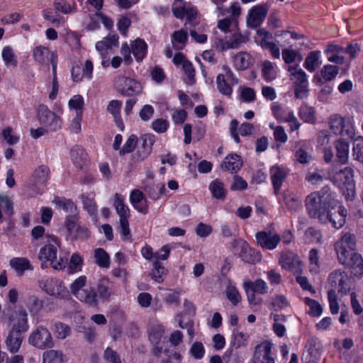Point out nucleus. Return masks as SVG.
I'll return each instance as SVG.
<instances>
[{"instance_id":"obj_52","label":"nucleus","mask_w":363,"mask_h":363,"mask_svg":"<svg viewBox=\"0 0 363 363\" xmlns=\"http://www.w3.org/2000/svg\"><path fill=\"white\" fill-rule=\"evenodd\" d=\"M248 55L245 52H240L235 56L234 63L235 67L240 69H245L249 66V62L247 60Z\"/></svg>"},{"instance_id":"obj_11","label":"nucleus","mask_w":363,"mask_h":363,"mask_svg":"<svg viewBox=\"0 0 363 363\" xmlns=\"http://www.w3.org/2000/svg\"><path fill=\"white\" fill-rule=\"evenodd\" d=\"M272 345L269 342H262L255 347L252 362L253 363H274V359L270 356Z\"/></svg>"},{"instance_id":"obj_12","label":"nucleus","mask_w":363,"mask_h":363,"mask_svg":"<svg viewBox=\"0 0 363 363\" xmlns=\"http://www.w3.org/2000/svg\"><path fill=\"white\" fill-rule=\"evenodd\" d=\"M256 239L258 244L262 247L272 250L277 247L280 242V236L271 232L261 231L256 234Z\"/></svg>"},{"instance_id":"obj_18","label":"nucleus","mask_w":363,"mask_h":363,"mask_svg":"<svg viewBox=\"0 0 363 363\" xmlns=\"http://www.w3.org/2000/svg\"><path fill=\"white\" fill-rule=\"evenodd\" d=\"M130 200L133 206L140 213L146 214L147 213V206L144 194L138 190L132 191Z\"/></svg>"},{"instance_id":"obj_64","label":"nucleus","mask_w":363,"mask_h":363,"mask_svg":"<svg viewBox=\"0 0 363 363\" xmlns=\"http://www.w3.org/2000/svg\"><path fill=\"white\" fill-rule=\"evenodd\" d=\"M318 60L317 52L313 51L310 53V55L306 57L305 60V66L306 68L308 71H314L315 70V64Z\"/></svg>"},{"instance_id":"obj_63","label":"nucleus","mask_w":363,"mask_h":363,"mask_svg":"<svg viewBox=\"0 0 363 363\" xmlns=\"http://www.w3.org/2000/svg\"><path fill=\"white\" fill-rule=\"evenodd\" d=\"M84 105V99L81 95L74 96L69 101V106L77 111H82Z\"/></svg>"},{"instance_id":"obj_60","label":"nucleus","mask_w":363,"mask_h":363,"mask_svg":"<svg viewBox=\"0 0 363 363\" xmlns=\"http://www.w3.org/2000/svg\"><path fill=\"white\" fill-rule=\"evenodd\" d=\"M247 187V183L241 177L235 176L230 186L233 191L243 190Z\"/></svg>"},{"instance_id":"obj_17","label":"nucleus","mask_w":363,"mask_h":363,"mask_svg":"<svg viewBox=\"0 0 363 363\" xmlns=\"http://www.w3.org/2000/svg\"><path fill=\"white\" fill-rule=\"evenodd\" d=\"M344 48L338 46L335 44H328L324 51L326 55L328 61L337 64L342 65L344 62V57L340 56L339 54L343 52Z\"/></svg>"},{"instance_id":"obj_9","label":"nucleus","mask_w":363,"mask_h":363,"mask_svg":"<svg viewBox=\"0 0 363 363\" xmlns=\"http://www.w3.org/2000/svg\"><path fill=\"white\" fill-rule=\"evenodd\" d=\"M279 262L284 269L291 271L295 274H299L302 272V262L299 257L294 252H289L281 255Z\"/></svg>"},{"instance_id":"obj_15","label":"nucleus","mask_w":363,"mask_h":363,"mask_svg":"<svg viewBox=\"0 0 363 363\" xmlns=\"http://www.w3.org/2000/svg\"><path fill=\"white\" fill-rule=\"evenodd\" d=\"M242 166V161L240 155L231 154L225 157L220 164L221 169L231 173L237 172Z\"/></svg>"},{"instance_id":"obj_35","label":"nucleus","mask_w":363,"mask_h":363,"mask_svg":"<svg viewBox=\"0 0 363 363\" xmlns=\"http://www.w3.org/2000/svg\"><path fill=\"white\" fill-rule=\"evenodd\" d=\"M352 139L353 140V155L357 160L363 163V137L354 136Z\"/></svg>"},{"instance_id":"obj_31","label":"nucleus","mask_w":363,"mask_h":363,"mask_svg":"<svg viewBox=\"0 0 363 363\" xmlns=\"http://www.w3.org/2000/svg\"><path fill=\"white\" fill-rule=\"evenodd\" d=\"M114 206L120 219L128 218L130 216L129 209L124 204L123 199L117 193L115 194Z\"/></svg>"},{"instance_id":"obj_39","label":"nucleus","mask_w":363,"mask_h":363,"mask_svg":"<svg viewBox=\"0 0 363 363\" xmlns=\"http://www.w3.org/2000/svg\"><path fill=\"white\" fill-rule=\"evenodd\" d=\"M356 245V240L354 235L345 233L339 243L337 244L336 247H343L347 249H354Z\"/></svg>"},{"instance_id":"obj_3","label":"nucleus","mask_w":363,"mask_h":363,"mask_svg":"<svg viewBox=\"0 0 363 363\" xmlns=\"http://www.w3.org/2000/svg\"><path fill=\"white\" fill-rule=\"evenodd\" d=\"M328 124L329 130L334 135L347 138H353L355 136L354 125L348 117L333 114L329 117Z\"/></svg>"},{"instance_id":"obj_19","label":"nucleus","mask_w":363,"mask_h":363,"mask_svg":"<svg viewBox=\"0 0 363 363\" xmlns=\"http://www.w3.org/2000/svg\"><path fill=\"white\" fill-rule=\"evenodd\" d=\"M9 264L19 276H22L26 270L33 269L30 261L26 257L12 258L9 261Z\"/></svg>"},{"instance_id":"obj_23","label":"nucleus","mask_w":363,"mask_h":363,"mask_svg":"<svg viewBox=\"0 0 363 363\" xmlns=\"http://www.w3.org/2000/svg\"><path fill=\"white\" fill-rule=\"evenodd\" d=\"M147 49V44L140 38L136 39L131 43V50L137 61H140L144 58Z\"/></svg>"},{"instance_id":"obj_41","label":"nucleus","mask_w":363,"mask_h":363,"mask_svg":"<svg viewBox=\"0 0 363 363\" xmlns=\"http://www.w3.org/2000/svg\"><path fill=\"white\" fill-rule=\"evenodd\" d=\"M2 58L6 66H13V67H16L17 60L11 48L5 47L4 48L2 51Z\"/></svg>"},{"instance_id":"obj_36","label":"nucleus","mask_w":363,"mask_h":363,"mask_svg":"<svg viewBox=\"0 0 363 363\" xmlns=\"http://www.w3.org/2000/svg\"><path fill=\"white\" fill-rule=\"evenodd\" d=\"M339 72V67L335 65H327L321 69V76L325 81L334 79Z\"/></svg>"},{"instance_id":"obj_28","label":"nucleus","mask_w":363,"mask_h":363,"mask_svg":"<svg viewBox=\"0 0 363 363\" xmlns=\"http://www.w3.org/2000/svg\"><path fill=\"white\" fill-rule=\"evenodd\" d=\"M77 298L91 306H96L98 304L95 288H91L89 290H82V292L77 295Z\"/></svg>"},{"instance_id":"obj_58","label":"nucleus","mask_w":363,"mask_h":363,"mask_svg":"<svg viewBox=\"0 0 363 363\" xmlns=\"http://www.w3.org/2000/svg\"><path fill=\"white\" fill-rule=\"evenodd\" d=\"M121 107V102L120 101L112 100L108 105L107 111L111 113L116 119H117L120 116Z\"/></svg>"},{"instance_id":"obj_33","label":"nucleus","mask_w":363,"mask_h":363,"mask_svg":"<svg viewBox=\"0 0 363 363\" xmlns=\"http://www.w3.org/2000/svg\"><path fill=\"white\" fill-rule=\"evenodd\" d=\"M94 257L96 259V263L101 267L108 268L109 267V255L102 248H97L94 251Z\"/></svg>"},{"instance_id":"obj_1","label":"nucleus","mask_w":363,"mask_h":363,"mask_svg":"<svg viewBox=\"0 0 363 363\" xmlns=\"http://www.w3.org/2000/svg\"><path fill=\"white\" fill-rule=\"evenodd\" d=\"M346 217V208L332 197L330 188H322L319 193V222H329L333 228L340 229L345 225Z\"/></svg>"},{"instance_id":"obj_44","label":"nucleus","mask_w":363,"mask_h":363,"mask_svg":"<svg viewBox=\"0 0 363 363\" xmlns=\"http://www.w3.org/2000/svg\"><path fill=\"white\" fill-rule=\"evenodd\" d=\"M284 200L288 209L298 211L301 207V201L297 197L284 194Z\"/></svg>"},{"instance_id":"obj_51","label":"nucleus","mask_w":363,"mask_h":363,"mask_svg":"<svg viewBox=\"0 0 363 363\" xmlns=\"http://www.w3.org/2000/svg\"><path fill=\"white\" fill-rule=\"evenodd\" d=\"M55 333L57 338L62 340L69 334L70 328L62 323H57L55 325Z\"/></svg>"},{"instance_id":"obj_49","label":"nucleus","mask_w":363,"mask_h":363,"mask_svg":"<svg viewBox=\"0 0 363 363\" xmlns=\"http://www.w3.org/2000/svg\"><path fill=\"white\" fill-rule=\"evenodd\" d=\"M189 353L195 359H201L205 354L203 344L201 342H194L190 348Z\"/></svg>"},{"instance_id":"obj_38","label":"nucleus","mask_w":363,"mask_h":363,"mask_svg":"<svg viewBox=\"0 0 363 363\" xmlns=\"http://www.w3.org/2000/svg\"><path fill=\"white\" fill-rule=\"evenodd\" d=\"M307 352L304 354L306 359L310 363H316L318 359V348L315 340H311L308 343Z\"/></svg>"},{"instance_id":"obj_62","label":"nucleus","mask_w":363,"mask_h":363,"mask_svg":"<svg viewBox=\"0 0 363 363\" xmlns=\"http://www.w3.org/2000/svg\"><path fill=\"white\" fill-rule=\"evenodd\" d=\"M104 358L111 363H121V359L118 353L111 348L107 347L104 354Z\"/></svg>"},{"instance_id":"obj_37","label":"nucleus","mask_w":363,"mask_h":363,"mask_svg":"<svg viewBox=\"0 0 363 363\" xmlns=\"http://www.w3.org/2000/svg\"><path fill=\"white\" fill-rule=\"evenodd\" d=\"M172 38L174 42L182 44V45H173L175 50H182L186 45L188 40L187 32L184 30L174 31L172 34Z\"/></svg>"},{"instance_id":"obj_5","label":"nucleus","mask_w":363,"mask_h":363,"mask_svg":"<svg viewBox=\"0 0 363 363\" xmlns=\"http://www.w3.org/2000/svg\"><path fill=\"white\" fill-rule=\"evenodd\" d=\"M38 117L40 123L49 131H56L61 128V120L53 112L48 110L47 106L40 105L38 110Z\"/></svg>"},{"instance_id":"obj_43","label":"nucleus","mask_w":363,"mask_h":363,"mask_svg":"<svg viewBox=\"0 0 363 363\" xmlns=\"http://www.w3.org/2000/svg\"><path fill=\"white\" fill-rule=\"evenodd\" d=\"M315 110L314 108L310 106H305L301 108L300 114L301 118L308 123H315Z\"/></svg>"},{"instance_id":"obj_53","label":"nucleus","mask_w":363,"mask_h":363,"mask_svg":"<svg viewBox=\"0 0 363 363\" xmlns=\"http://www.w3.org/2000/svg\"><path fill=\"white\" fill-rule=\"evenodd\" d=\"M226 296L233 305H237L240 299V295L235 286H229L226 289Z\"/></svg>"},{"instance_id":"obj_34","label":"nucleus","mask_w":363,"mask_h":363,"mask_svg":"<svg viewBox=\"0 0 363 363\" xmlns=\"http://www.w3.org/2000/svg\"><path fill=\"white\" fill-rule=\"evenodd\" d=\"M142 140V147L143 148V152L142 153L143 159L147 157L152 150V147L155 143V135L152 134H145L141 138Z\"/></svg>"},{"instance_id":"obj_59","label":"nucleus","mask_w":363,"mask_h":363,"mask_svg":"<svg viewBox=\"0 0 363 363\" xmlns=\"http://www.w3.org/2000/svg\"><path fill=\"white\" fill-rule=\"evenodd\" d=\"M246 283L257 293L265 294L267 292V284L262 279H257L255 282L248 281Z\"/></svg>"},{"instance_id":"obj_13","label":"nucleus","mask_w":363,"mask_h":363,"mask_svg":"<svg viewBox=\"0 0 363 363\" xmlns=\"http://www.w3.org/2000/svg\"><path fill=\"white\" fill-rule=\"evenodd\" d=\"M340 264L352 269L354 275H362L363 274V259L361 255L354 252L350 257V259H346L345 257L340 255Z\"/></svg>"},{"instance_id":"obj_55","label":"nucleus","mask_w":363,"mask_h":363,"mask_svg":"<svg viewBox=\"0 0 363 363\" xmlns=\"http://www.w3.org/2000/svg\"><path fill=\"white\" fill-rule=\"evenodd\" d=\"M168 125L167 121L163 118L156 119L152 123L153 130L159 133H164L167 130Z\"/></svg>"},{"instance_id":"obj_22","label":"nucleus","mask_w":363,"mask_h":363,"mask_svg":"<svg viewBox=\"0 0 363 363\" xmlns=\"http://www.w3.org/2000/svg\"><path fill=\"white\" fill-rule=\"evenodd\" d=\"M118 40V37L116 35H110L105 38L103 40L98 42L96 44V49L104 57L107 51L111 49L113 45H116Z\"/></svg>"},{"instance_id":"obj_30","label":"nucleus","mask_w":363,"mask_h":363,"mask_svg":"<svg viewBox=\"0 0 363 363\" xmlns=\"http://www.w3.org/2000/svg\"><path fill=\"white\" fill-rule=\"evenodd\" d=\"M40 259H46L54 263V259H57V249L52 245H48L43 247L39 253Z\"/></svg>"},{"instance_id":"obj_57","label":"nucleus","mask_w":363,"mask_h":363,"mask_svg":"<svg viewBox=\"0 0 363 363\" xmlns=\"http://www.w3.org/2000/svg\"><path fill=\"white\" fill-rule=\"evenodd\" d=\"M262 74L267 80L274 78V66L271 62L266 60L262 63Z\"/></svg>"},{"instance_id":"obj_24","label":"nucleus","mask_w":363,"mask_h":363,"mask_svg":"<svg viewBox=\"0 0 363 363\" xmlns=\"http://www.w3.org/2000/svg\"><path fill=\"white\" fill-rule=\"evenodd\" d=\"M95 293L97 298L107 301L112 294L108 281L107 279L101 280L95 289Z\"/></svg>"},{"instance_id":"obj_42","label":"nucleus","mask_w":363,"mask_h":363,"mask_svg":"<svg viewBox=\"0 0 363 363\" xmlns=\"http://www.w3.org/2000/svg\"><path fill=\"white\" fill-rule=\"evenodd\" d=\"M216 83L218 90L224 95L230 96L232 93L231 86L226 82L223 74H220L216 79Z\"/></svg>"},{"instance_id":"obj_10","label":"nucleus","mask_w":363,"mask_h":363,"mask_svg":"<svg viewBox=\"0 0 363 363\" xmlns=\"http://www.w3.org/2000/svg\"><path fill=\"white\" fill-rule=\"evenodd\" d=\"M268 8L264 5L254 6L247 16V26L255 28L259 26L267 16Z\"/></svg>"},{"instance_id":"obj_50","label":"nucleus","mask_w":363,"mask_h":363,"mask_svg":"<svg viewBox=\"0 0 363 363\" xmlns=\"http://www.w3.org/2000/svg\"><path fill=\"white\" fill-rule=\"evenodd\" d=\"M241 41L239 38H235L232 41H225L222 39H217L215 42L216 45L218 47L220 46L222 50L228 48L237 49L239 48Z\"/></svg>"},{"instance_id":"obj_27","label":"nucleus","mask_w":363,"mask_h":363,"mask_svg":"<svg viewBox=\"0 0 363 363\" xmlns=\"http://www.w3.org/2000/svg\"><path fill=\"white\" fill-rule=\"evenodd\" d=\"M167 274V269L163 267L158 261H154L153 268L150 273L151 278L157 283H162L164 281V277Z\"/></svg>"},{"instance_id":"obj_48","label":"nucleus","mask_w":363,"mask_h":363,"mask_svg":"<svg viewBox=\"0 0 363 363\" xmlns=\"http://www.w3.org/2000/svg\"><path fill=\"white\" fill-rule=\"evenodd\" d=\"M138 142V138L135 135H131L126 143L123 145V148L120 150L119 153L121 155H123L126 153L133 152L136 147Z\"/></svg>"},{"instance_id":"obj_25","label":"nucleus","mask_w":363,"mask_h":363,"mask_svg":"<svg viewBox=\"0 0 363 363\" xmlns=\"http://www.w3.org/2000/svg\"><path fill=\"white\" fill-rule=\"evenodd\" d=\"M337 157L341 163H345L348 159L349 144L342 139H339L335 143Z\"/></svg>"},{"instance_id":"obj_40","label":"nucleus","mask_w":363,"mask_h":363,"mask_svg":"<svg viewBox=\"0 0 363 363\" xmlns=\"http://www.w3.org/2000/svg\"><path fill=\"white\" fill-rule=\"evenodd\" d=\"M54 202L66 213H74L77 211V206L71 200L56 198Z\"/></svg>"},{"instance_id":"obj_45","label":"nucleus","mask_w":363,"mask_h":363,"mask_svg":"<svg viewBox=\"0 0 363 363\" xmlns=\"http://www.w3.org/2000/svg\"><path fill=\"white\" fill-rule=\"evenodd\" d=\"M183 70L187 77L188 81L186 82L189 84H193L195 83V69L193 67L192 63L188 60L184 61L182 65Z\"/></svg>"},{"instance_id":"obj_20","label":"nucleus","mask_w":363,"mask_h":363,"mask_svg":"<svg viewBox=\"0 0 363 363\" xmlns=\"http://www.w3.org/2000/svg\"><path fill=\"white\" fill-rule=\"evenodd\" d=\"M305 207L311 218H316L318 215V192H311L306 197Z\"/></svg>"},{"instance_id":"obj_14","label":"nucleus","mask_w":363,"mask_h":363,"mask_svg":"<svg viewBox=\"0 0 363 363\" xmlns=\"http://www.w3.org/2000/svg\"><path fill=\"white\" fill-rule=\"evenodd\" d=\"M239 243L240 245L239 256L244 262L247 263H255L261 260V255L251 248L246 242L240 240Z\"/></svg>"},{"instance_id":"obj_8","label":"nucleus","mask_w":363,"mask_h":363,"mask_svg":"<svg viewBox=\"0 0 363 363\" xmlns=\"http://www.w3.org/2000/svg\"><path fill=\"white\" fill-rule=\"evenodd\" d=\"M42 289L49 295L56 298H67L69 296V291L64 286L62 281L51 279L44 281Z\"/></svg>"},{"instance_id":"obj_47","label":"nucleus","mask_w":363,"mask_h":363,"mask_svg":"<svg viewBox=\"0 0 363 363\" xmlns=\"http://www.w3.org/2000/svg\"><path fill=\"white\" fill-rule=\"evenodd\" d=\"M288 70L291 72V74L296 79V85L301 84H306V76L305 72L301 69L296 70V67L290 66L289 67Z\"/></svg>"},{"instance_id":"obj_29","label":"nucleus","mask_w":363,"mask_h":363,"mask_svg":"<svg viewBox=\"0 0 363 363\" xmlns=\"http://www.w3.org/2000/svg\"><path fill=\"white\" fill-rule=\"evenodd\" d=\"M62 352L50 350L43 352V363H62Z\"/></svg>"},{"instance_id":"obj_6","label":"nucleus","mask_w":363,"mask_h":363,"mask_svg":"<svg viewBox=\"0 0 363 363\" xmlns=\"http://www.w3.org/2000/svg\"><path fill=\"white\" fill-rule=\"evenodd\" d=\"M28 342L40 350L51 348L54 345L50 333L44 327H38L35 329L30 335Z\"/></svg>"},{"instance_id":"obj_26","label":"nucleus","mask_w":363,"mask_h":363,"mask_svg":"<svg viewBox=\"0 0 363 363\" xmlns=\"http://www.w3.org/2000/svg\"><path fill=\"white\" fill-rule=\"evenodd\" d=\"M86 154L79 146H74L71 150V157L74 164L79 168H82L83 164L86 160Z\"/></svg>"},{"instance_id":"obj_21","label":"nucleus","mask_w":363,"mask_h":363,"mask_svg":"<svg viewBox=\"0 0 363 363\" xmlns=\"http://www.w3.org/2000/svg\"><path fill=\"white\" fill-rule=\"evenodd\" d=\"M50 169L46 166H40L33 174V184L35 187L45 184L49 177Z\"/></svg>"},{"instance_id":"obj_4","label":"nucleus","mask_w":363,"mask_h":363,"mask_svg":"<svg viewBox=\"0 0 363 363\" xmlns=\"http://www.w3.org/2000/svg\"><path fill=\"white\" fill-rule=\"evenodd\" d=\"M114 86L122 95L127 96L138 95L143 90L142 86L138 82L123 76L116 79Z\"/></svg>"},{"instance_id":"obj_16","label":"nucleus","mask_w":363,"mask_h":363,"mask_svg":"<svg viewBox=\"0 0 363 363\" xmlns=\"http://www.w3.org/2000/svg\"><path fill=\"white\" fill-rule=\"evenodd\" d=\"M271 178L274 190V194L277 195L281 189L283 182L286 177V172L284 168L279 166H273L271 169Z\"/></svg>"},{"instance_id":"obj_61","label":"nucleus","mask_w":363,"mask_h":363,"mask_svg":"<svg viewBox=\"0 0 363 363\" xmlns=\"http://www.w3.org/2000/svg\"><path fill=\"white\" fill-rule=\"evenodd\" d=\"M48 54V50L42 46L36 47L33 50V57L38 62L42 64L45 62V55Z\"/></svg>"},{"instance_id":"obj_7","label":"nucleus","mask_w":363,"mask_h":363,"mask_svg":"<svg viewBox=\"0 0 363 363\" xmlns=\"http://www.w3.org/2000/svg\"><path fill=\"white\" fill-rule=\"evenodd\" d=\"M328 283L334 289H337L338 293L346 295L350 291L352 280L347 274L340 270L335 271L328 277Z\"/></svg>"},{"instance_id":"obj_56","label":"nucleus","mask_w":363,"mask_h":363,"mask_svg":"<svg viewBox=\"0 0 363 363\" xmlns=\"http://www.w3.org/2000/svg\"><path fill=\"white\" fill-rule=\"evenodd\" d=\"M82 199L84 208L90 215H94L97 211V208L94 199H90L84 195L82 196Z\"/></svg>"},{"instance_id":"obj_32","label":"nucleus","mask_w":363,"mask_h":363,"mask_svg":"<svg viewBox=\"0 0 363 363\" xmlns=\"http://www.w3.org/2000/svg\"><path fill=\"white\" fill-rule=\"evenodd\" d=\"M209 189L213 196L217 199H224L225 197V190L223 184L218 179L212 182L209 185Z\"/></svg>"},{"instance_id":"obj_46","label":"nucleus","mask_w":363,"mask_h":363,"mask_svg":"<svg viewBox=\"0 0 363 363\" xmlns=\"http://www.w3.org/2000/svg\"><path fill=\"white\" fill-rule=\"evenodd\" d=\"M328 297L331 313L333 315L337 314L340 309V306L337 300L335 290L333 289H331L328 291Z\"/></svg>"},{"instance_id":"obj_2","label":"nucleus","mask_w":363,"mask_h":363,"mask_svg":"<svg viewBox=\"0 0 363 363\" xmlns=\"http://www.w3.org/2000/svg\"><path fill=\"white\" fill-rule=\"evenodd\" d=\"M28 330V314L25 310H21L9 333L6 340L8 350L12 353L18 352L25 333Z\"/></svg>"},{"instance_id":"obj_54","label":"nucleus","mask_w":363,"mask_h":363,"mask_svg":"<svg viewBox=\"0 0 363 363\" xmlns=\"http://www.w3.org/2000/svg\"><path fill=\"white\" fill-rule=\"evenodd\" d=\"M86 284V277L84 276L79 277L71 285V291L72 293L77 298V295L82 292V290L81 289Z\"/></svg>"}]
</instances>
